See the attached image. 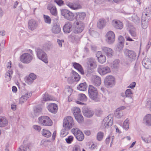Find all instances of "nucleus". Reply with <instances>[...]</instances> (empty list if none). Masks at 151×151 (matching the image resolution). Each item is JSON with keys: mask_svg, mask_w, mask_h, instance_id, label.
I'll list each match as a JSON object with an SVG mask.
<instances>
[{"mask_svg": "<svg viewBox=\"0 0 151 151\" xmlns=\"http://www.w3.org/2000/svg\"><path fill=\"white\" fill-rule=\"evenodd\" d=\"M38 122L43 126H51L52 124V122L50 118L47 116H42L38 119Z\"/></svg>", "mask_w": 151, "mask_h": 151, "instance_id": "nucleus-2", "label": "nucleus"}, {"mask_svg": "<svg viewBox=\"0 0 151 151\" xmlns=\"http://www.w3.org/2000/svg\"><path fill=\"white\" fill-rule=\"evenodd\" d=\"M88 94L89 97L95 101L98 102L100 99L99 97L97 88L92 85H89L88 88Z\"/></svg>", "mask_w": 151, "mask_h": 151, "instance_id": "nucleus-1", "label": "nucleus"}, {"mask_svg": "<svg viewBox=\"0 0 151 151\" xmlns=\"http://www.w3.org/2000/svg\"><path fill=\"white\" fill-rule=\"evenodd\" d=\"M75 117L76 120L79 123H82L83 121V118L81 114L76 116H75Z\"/></svg>", "mask_w": 151, "mask_h": 151, "instance_id": "nucleus-43", "label": "nucleus"}, {"mask_svg": "<svg viewBox=\"0 0 151 151\" xmlns=\"http://www.w3.org/2000/svg\"><path fill=\"white\" fill-rule=\"evenodd\" d=\"M57 42L59 46L60 47H62V44L64 42V41L63 40H60L59 39H58Z\"/></svg>", "mask_w": 151, "mask_h": 151, "instance_id": "nucleus-59", "label": "nucleus"}, {"mask_svg": "<svg viewBox=\"0 0 151 151\" xmlns=\"http://www.w3.org/2000/svg\"><path fill=\"white\" fill-rule=\"evenodd\" d=\"M106 37V41L109 44H113L115 40V35L114 32L111 31L107 32Z\"/></svg>", "mask_w": 151, "mask_h": 151, "instance_id": "nucleus-12", "label": "nucleus"}, {"mask_svg": "<svg viewBox=\"0 0 151 151\" xmlns=\"http://www.w3.org/2000/svg\"><path fill=\"white\" fill-rule=\"evenodd\" d=\"M73 111V114L74 116L81 114L80 109L79 108L75 107L74 108Z\"/></svg>", "mask_w": 151, "mask_h": 151, "instance_id": "nucleus-51", "label": "nucleus"}, {"mask_svg": "<svg viewBox=\"0 0 151 151\" xmlns=\"http://www.w3.org/2000/svg\"><path fill=\"white\" fill-rule=\"evenodd\" d=\"M92 82L95 86H99L101 83V78L97 76H93L92 78Z\"/></svg>", "mask_w": 151, "mask_h": 151, "instance_id": "nucleus-21", "label": "nucleus"}, {"mask_svg": "<svg viewBox=\"0 0 151 151\" xmlns=\"http://www.w3.org/2000/svg\"><path fill=\"white\" fill-rule=\"evenodd\" d=\"M87 88V84L86 82L80 84L77 87L78 89L83 91H85Z\"/></svg>", "mask_w": 151, "mask_h": 151, "instance_id": "nucleus-33", "label": "nucleus"}, {"mask_svg": "<svg viewBox=\"0 0 151 151\" xmlns=\"http://www.w3.org/2000/svg\"><path fill=\"white\" fill-rule=\"evenodd\" d=\"M73 66L75 69L79 71L82 74H84V71L81 66L80 64L75 62L73 63Z\"/></svg>", "mask_w": 151, "mask_h": 151, "instance_id": "nucleus-30", "label": "nucleus"}, {"mask_svg": "<svg viewBox=\"0 0 151 151\" xmlns=\"http://www.w3.org/2000/svg\"><path fill=\"white\" fill-rule=\"evenodd\" d=\"M87 62V71L88 73H92L93 69L97 66L96 60L93 58H88Z\"/></svg>", "mask_w": 151, "mask_h": 151, "instance_id": "nucleus-5", "label": "nucleus"}, {"mask_svg": "<svg viewBox=\"0 0 151 151\" xmlns=\"http://www.w3.org/2000/svg\"><path fill=\"white\" fill-rule=\"evenodd\" d=\"M72 29V26L70 22L66 23L63 27V30L65 33L70 32Z\"/></svg>", "mask_w": 151, "mask_h": 151, "instance_id": "nucleus-27", "label": "nucleus"}, {"mask_svg": "<svg viewBox=\"0 0 151 151\" xmlns=\"http://www.w3.org/2000/svg\"><path fill=\"white\" fill-rule=\"evenodd\" d=\"M129 120L126 119L123 123V127L126 130H127L129 128Z\"/></svg>", "mask_w": 151, "mask_h": 151, "instance_id": "nucleus-49", "label": "nucleus"}, {"mask_svg": "<svg viewBox=\"0 0 151 151\" xmlns=\"http://www.w3.org/2000/svg\"><path fill=\"white\" fill-rule=\"evenodd\" d=\"M132 96V93L130 89H127L125 92V94L122 96L124 97H128L131 98Z\"/></svg>", "mask_w": 151, "mask_h": 151, "instance_id": "nucleus-40", "label": "nucleus"}, {"mask_svg": "<svg viewBox=\"0 0 151 151\" xmlns=\"http://www.w3.org/2000/svg\"><path fill=\"white\" fill-rule=\"evenodd\" d=\"M105 86L108 88L111 87L114 84V78L112 76H107L104 79Z\"/></svg>", "mask_w": 151, "mask_h": 151, "instance_id": "nucleus-13", "label": "nucleus"}, {"mask_svg": "<svg viewBox=\"0 0 151 151\" xmlns=\"http://www.w3.org/2000/svg\"><path fill=\"white\" fill-rule=\"evenodd\" d=\"M44 19L45 22L48 24H50L51 22V19L50 17L47 15H44Z\"/></svg>", "mask_w": 151, "mask_h": 151, "instance_id": "nucleus-50", "label": "nucleus"}, {"mask_svg": "<svg viewBox=\"0 0 151 151\" xmlns=\"http://www.w3.org/2000/svg\"><path fill=\"white\" fill-rule=\"evenodd\" d=\"M71 40L73 42H77L79 41L81 38V36L78 35H70V37Z\"/></svg>", "mask_w": 151, "mask_h": 151, "instance_id": "nucleus-39", "label": "nucleus"}, {"mask_svg": "<svg viewBox=\"0 0 151 151\" xmlns=\"http://www.w3.org/2000/svg\"><path fill=\"white\" fill-rule=\"evenodd\" d=\"M75 137L79 141H82L84 138V135L83 133L80 130L76 128H73L72 129Z\"/></svg>", "mask_w": 151, "mask_h": 151, "instance_id": "nucleus-11", "label": "nucleus"}, {"mask_svg": "<svg viewBox=\"0 0 151 151\" xmlns=\"http://www.w3.org/2000/svg\"><path fill=\"white\" fill-rule=\"evenodd\" d=\"M150 19V15L145 12H143L142 14V21L148 22Z\"/></svg>", "mask_w": 151, "mask_h": 151, "instance_id": "nucleus-34", "label": "nucleus"}, {"mask_svg": "<svg viewBox=\"0 0 151 151\" xmlns=\"http://www.w3.org/2000/svg\"><path fill=\"white\" fill-rule=\"evenodd\" d=\"M82 111L83 115L85 116L88 118L92 117L94 113V111L88 108H84Z\"/></svg>", "mask_w": 151, "mask_h": 151, "instance_id": "nucleus-17", "label": "nucleus"}, {"mask_svg": "<svg viewBox=\"0 0 151 151\" xmlns=\"http://www.w3.org/2000/svg\"><path fill=\"white\" fill-rule=\"evenodd\" d=\"M102 50L108 57H111L113 55V51L112 49L109 47L104 46L101 48Z\"/></svg>", "mask_w": 151, "mask_h": 151, "instance_id": "nucleus-16", "label": "nucleus"}, {"mask_svg": "<svg viewBox=\"0 0 151 151\" xmlns=\"http://www.w3.org/2000/svg\"><path fill=\"white\" fill-rule=\"evenodd\" d=\"M104 133L101 132H99L97 134V139L98 141H100L102 139Z\"/></svg>", "mask_w": 151, "mask_h": 151, "instance_id": "nucleus-48", "label": "nucleus"}, {"mask_svg": "<svg viewBox=\"0 0 151 151\" xmlns=\"http://www.w3.org/2000/svg\"><path fill=\"white\" fill-rule=\"evenodd\" d=\"M61 13L64 18L68 20L71 21L74 19L73 14L68 10L66 9H62L61 11Z\"/></svg>", "mask_w": 151, "mask_h": 151, "instance_id": "nucleus-8", "label": "nucleus"}, {"mask_svg": "<svg viewBox=\"0 0 151 151\" xmlns=\"http://www.w3.org/2000/svg\"><path fill=\"white\" fill-rule=\"evenodd\" d=\"M103 113V111L100 109H98L96 111V114L97 116H100Z\"/></svg>", "mask_w": 151, "mask_h": 151, "instance_id": "nucleus-58", "label": "nucleus"}, {"mask_svg": "<svg viewBox=\"0 0 151 151\" xmlns=\"http://www.w3.org/2000/svg\"><path fill=\"white\" fill-rule=\"evenodd\" d=\"M37 26V22L34 19H31L28 22V28L31 30H33L36 29Z\"/></svg>", "mask_w": 151, "mask_h": 151, "instance_id": "nucleus-19", "label": "nucleus"}, {"mask_svg": "<svg viewBox=\"0 0 151 151\" xmlns=\"http://www.w3.org/2000/svg\"><path fill=\"white\" fill-rule=\"evenodd\" d=\"M129 31L130 34H131L132 37H135L137 36V34L136 32H135L134 29H130Z\"/></svg>", "mask_w": 151, "mask_h": 151, "instance_id": "nucleus-57", "label": "nucleus"}, {"mask_svg": "<svg viewBox=\"0 0 151 151\" xmlns=\"http://www.w3.org/2000/svg\"><path fill=\"white\" fill-rule=\"evenodd\" d=\"M83 23L82 22L77 21L75 25L74 32L75 33L81 32L84 29Z\"/></svg>", "mask_w": 151, "mask_h": 151, "instance_id": "nucleus-14", "label": "nucleus"}, {"mask_svg": "<svg viewBox=\"0 0 151 151\" xmlns=\"http://www.w3.org/2000/svg\"><path fill=\"white\" fill-rule=\"evenodd\" d=\"M58 108L57 105L55 104H51L48 106V109L50 112L55 113L57 112Z\"/></svg>", "mask_w": 151, "mask_h": 151, "instance_id": "nucleus-29", "label": "nucleus"}, {"mask_svg": "<svg viewBox=\"0 0 151 151\" xmlns=\"http://www.w3.org/2000/svg\"><path fill=\"white\" fill-rule=\"evenodd\" d=\"M123 107L118 108L116 109L114 114L116 117L117 118H120L123 115L122 111L121 109Z\"/></svg>", "mask_w": 151, "mask_h": 151, "instance_id": "nucleus-32", "label": "nucleus"}, {"mask_svg": "<svg viewBox=\"0 0 151 151\" xmlns=\"http://www.w3.org/2000/svg\"><path fill=\"white\" fill-rule=\"evenodd\" d=\"M31 92H28L27 91H23L22 93V96L20 98L19 103L22 104L26 101L32 95Z\"/></svg>", "mask_w": 151, "mask_h": 151, "instance_id": "nucleus-10", "label": "nucleus"}, {"mask_svg": "<svg viewBox=\"0 0 151 151\" xmlns=\"http://www.w3.org/2000/svg\"><path fill=\"white\" fill-rule=\"evenodd\" d=\"M97 70L99 73L101 75H105L111 72L110 69L109 67L103 65L99 66Z\"/></svg>", "mask_w": 151, "mask_h": 151, "instance_id": "nucleus-15", "label": "nucleus"}, {"mask_svg": "<svg viewBox=\"0 0 151 151\" xmlns=\"http://www.w3.org/2000/svg\"><path fill=\"white\" fill-rule=\"evenodd\" d=\"M76 19L77 21L81 22L83 20L86 16V14L85 12H77L76 13Z\"/></svg>", "mask_w": 151, "mask_h": 151, "instance_id": "nucleus-26", "label": "nucleus"}, {"mask_svg": "<svg viewBox=\"0 0 151 151\" xmlns=\"http://www.w3.org/2000/svg\"><path fill=\"white\" fill-rule=\"evenodd\" d=\"M73 151H81V149L78 145H76L73 147Z\"/></svg>", "mask_w": 151, "mask_h": 151, "instance_id": "nucleus-53", "label": "nucleus"}, {"mask_svg": "<svg viewBox=\"0 0 151 151\" xmlns=\"http://www.w3.org/2000/svg\"><path fill=\"white\" fill-rule=\"evenodd\" d=\"M73 91L72 89L69 86H67L65 89V92L68 96L70 95Z\"/></svg>", "mask_w": 151, "mask_h": 151, "instance_id": "nucleus-47", "label": "nucleus"}, {"mask_svg": "<svg viewBox=\"0 0 151 151\" xmlns=\"http://www.w3.org/2000/svg\"><path fill=\"white\" fill-rule=\"evenodd\" d=\"M29 77L33 81L36 78V76L34 73L30 74Z\"/></svg>", "mask_w": 151, "mask_h": 151, "instance_id": "nucleus-64", "label": "nucleus"}, {"mask_svg": "<svg viewBox=\"0 0 151 151\" xmlns=\"http://www.w3.org/2000/svg\"><path fill=\"white\" fill-rule=\"evenodd\" d=\"M32 127L34 129L38 132H40L41 129L40 126L37 125H34Z\"/></svg>", "mask_w": 151, "mask_h": 151, "instance_id": "nucleus-56", "label": "nucleus"}, {"mask_svg": "<svg viewBox=\"0 0 151 151\" xmlns=\"http://www.w3.org/2000/svg\"><path fill=\"white\" fill-rule=\"evenodd\" d=\"M54 1L60 6L64 4L63 1L62 0H55Z\"/></svg>", "mask_w": 151, "mask_h": 151, "instance_id": "nucleus-55", "label": "nucleus"}, {"mask_svg": "<svg viewBox=\"0 0 151 151\" xmlns=\"http://www.w3.org/2000/svg\"><path fill=\"white\" fill-rule=\"evenodd\" d=\"M146 106L149 108L151 110V99H149L147 101L146 105Z\"/></svg>", "mask_w": 151, "mask_h": 151, "instance_id": "nucleus-60", "label": "nucleus"}, {"mask_svg": "<svg viewBox=\"0 0 151 151\" xmlns=\"http://www.w3.org/2000/svg\"><path fill=\"white\" fill-rule=\"evenodd\" d=\"M124 43L119 42V44L117 45V47L120 49L121 50L123 47Z\"/></svg>", "mask_w": 151, "mask_h": 151, "instance_id": "nucleus-63", "label": "nucleus"}, {"mask_svg": "<svg viewBox=\"0 0 151 151\" xmlns=\"http://www.w3.org/2000/svg\"><path fill=\"white\" fill-rule=\"evenodd\" d=\"M105 22L104 20L100 19L97 22V26L99 28L101 29L105 26Z\"/></svg>", "mask_w": 151, "mask_h": 151, "instance_id": "nucleus-35", "label": "nucleus"}, {"mask_svg": "<svg viewBox=\"0 0 151 151\" xmlns=\"http://www.w3.org/2000/svg\"><path fill=\"white\" fill-rule=\"evenodd\" d=\"M142 28L144 29H146L147 27V22H148L142 21Z\"/></svg>", "mask_w": 151, "mask_h": 151, "instance_id": "nucleus-54", "label": "nucleus"}, {"mask_svg": "<svg viewBox=\"0 0 151 151\" xmlns=\"http://www.w3.org/2000/svg\"><path fill=\"white\" fill-rule=\"evenodd\" d=\"M37 58L45 63H48L47 55L44 51L40 48H37L36 51Z\"/></svg>", "mask_w": 151, "mask_h": 151, "instance_id": "nucleus-3", "label": "nucleus"}, {"mask_svg": "<svg viewBox=\"0 0 151 151\" xmlns=\"http://www.w3.org/2000/svg\"><path fill=\"white\" fill-rule=\"evenodd\" d=\"M42 109L39 106H35L34 108V113L36 114H39L42 111Z\"/></svg>", "mask_w": 151, "mask_h": 151, "instance_id": "nucleus-45", "label": "nucleus"}, {"mask_svg": "<svg viewBox=\"0 0 151 151\" xmlns=\"http://www.w3.org/2000/svg\"><path fill=\"white\" fill-rule=\"evenodd\" d=\"M51 31L55 34L59 33L61 31L60 26L56 23H54L52 27Z\"/></svg>", "mask_w": 151, "mask_h": 151, "instance_id": "nucleus-28", "label": "nucleus"}, {"mask_svg": "<svg viewBox=\"0 0 151 151\" xmlns=\"http://www.w3.org/2000/svg\"><path fill=\"white\" fill-rule=\"evenodd\" d=\"M13 73V71L11 70H9L6 73L5 78L7 81H10L12 78L11 76Z\"/></svg>", "mask_w": 151, "mask_h": 151, "instance_id": "nucleus-42", "label": "nucleus"}, {"mask_svg": "<svg viewBox=\"0 0 151 151\" xmlns=\"http://www.w3.org/2000/svg\"><path fill=\"white\" fill-rule=\"evenodd\" d=\"M119 42L124 43V39L123 37L122 36H119L118 37Z\"/></svg>", "mask_w": 151, "mask_h": 151, "instance_id": "nucleus-62", "label": "nucleus"}, {"mask_svg": "<svg viewBox=\"0 0 151 151\" xmlns=\"http://www.w3.org/2000/svg\"><path fill=\"white\" fill-rule=\"evenodd\" d=\"M47 9L50 11L51 14L54 16H56L57 12V9L55 6L52 4H48L47 6Z\"/></svg>", "mask_w": 151, "mask_h": 151, "instance_id": "nucleus-22", "label": "nucleus"}, {"mask_svg": "<svg viewBox=\"0 0 151 151\" xmlns=\"http://www.w3.org/2000/svg\"><path fill=\"white\" fill-rule=\"evenodd\" d=\"M20 59L22 63L25 64H28L33 60V56L28 53H24L20 56Z\"/></svg>", "mask_w": 151, "mask_h": 151, "instance_id": "nucleus-6", "label": "nucleus"}, {"mask_svg": "<svg viewBox=\"0 0 151 151\" xmlns=\"http://www.w3.org/2000/svg\"><path fill=\"white\" fill-rule=\"evenodd\" d=\"M29 149L28 145H23L19 147L18 151H27Z\"/></svg>", "mask_w": 151, "mask_h": 151, "instance_id": "nucleus-46", "label": "nucleus"}, {"mask_svg": "<svg viewBox=\"0 0 151 151\" xmlns=\"http://www.w3.org/2000/svg\"><path fill=\"white\" fill-rule=\"evenodd\" d=\"M33 80L31 78H30L29 77L27 78L26 82L29 84H31L33 81Z\"/></svg>", "mask_w": 151, "mask_h": 151, "instance_id": "nucleus-61", "label": "nucleus"}, {"mask_svg": "<svg viewBox=\"0 0 151 151\" xmlns=\"http://www.w3.org/2000/svg\"><path fill=\"white\" fill-rule=\"evenodd\" d=\"M96 56L98 61L100 63L103 64L106 60V58L105 55L102 54L101 51H98L96 54Z\"/></svg>", "mask_w": 151, "mask_h": 151, "instance_id": "nucleus-18", "label": "nucleus"}, {"mask_svg": "<svg viewBox=\"0 0 151 151\" xmlns=\"http://www.w3.org/2000/svg\"><path fill=\"white\" fill-rule=\"evenodd\" d=\"M67 5L72 9L76 10L81 8L80 5L77 4H73L70 2H67Z\"/></svg>", "mask_w": 151, "mask_h": 151, "instance_id": "nucleus-31", "label": "nucleus"}, {"mask_svg": "<svg viewBox=\"0 0 151 151\" xmlns=\"http://www.w3.org/2000/svg\"><path fill=\"white\" fill-rule=\"evenodd\" d=\"M42 134L43 135L47 138L50 137L51 135V133L50 131L46 129H43Z\"/></svg>", "mask_w": 151, "mask_h": 151, "instance_id": "nucleus-38", "label": "nucleus"}, {"mask_svg": "<svg viewBox=\"0 0 151 151\" xmlns=\"http://www.w3.org/2000/svg\"><path fill=\"white\" fill-rule=\"evenodd\" d=\"M74 123L73 118L71 116H68L64 118L63 122V126L65 129L68 130L74 125Z\"/></svg>", "mask_w": 151, "mask_h": 151, "instance_id": "nucleus-4", "label": "nucleus"}, {"mask_svg": "<svg viewBox=\"0 0 151 151\" xmlns=\"http://www.w3.org/2000/svg\"><path fill=\"white\" fill-rule=\"evenodd\" d=\"M143 122L146 125L151 126V114H148L143 118Z\"/></svg>", "mask_w": 151, "mask_h": 151, "instance_id": "nucleus-24", "label": "nucleus"}, {"mask_svg": "<svg viewBox=\"0 0 151 151\" xmlns=\"http://www.w3.org/2000/svg\"><path fill=\"white\" fill-rule=\"evenodd\" d=\"M112 25L116 29H122L123 26V23L120 21L117 20H113L112 22Z\"/></svg>", "mask_w": 151, "mask_h": 151, "instance_id": "nucleus-20", "label": "nucleus"}, {"mask_svg": "<svg viewBox=\"0 0 151 151\" xmlns=\"http://www.w3.org/2000/svg\"><path fill=\"white\" fill-rule=\"evenodd\" d=\"M119 61L118 59L115 60L113 62L111 67L114 68H117L119 65Z\"/></svg>", "mask_w": 151, "mask_h": 151, "instance_id": "nucleus-44", "label": "nucleus"}, {"mask_svg": "<svg viewBox=\"0 0 151 151\" xmlns=\"http://www.w3.org/2000/svg\"><path fill=\"white\" fill-rule=\"evenodd\" d=\"M124 52L127 58L130 62L135 60L136 55L133 51L126 49L124 50Z\"/></svg>", "mask_w": 151, "mask_h": 151, "instance_id": "nucleus-7", "label": "nucleus"}, {"mask_svg": "<svg viewBox=\"0 0 151 151\" xmlns=\"http://www.w3.org/2000/svg\"><path fill=\"white\" fill-rule=\"evenodd\" d=\"M73 77L76 81H78L80 79V77L78 74L75 71L72 70L71 72Z\"/></svg>", "mask_w": 151, "mask_h": 151, "instance_id": "nucleus-36", "label": "nucleus"}, {"mask_svg": "<svg viewBox=\"0 0 151 151\" xmlns=\"http://www.w3.org/2000/svg\"><path fill=\"white\" fill-rule=\"evenodd\" d=\"M113 123V118L111 115H109L104 119L102 122V125L104 127L108 128L111 126Z\"/></svg>", "mask_w": 151, "mask_h": 151, "instance_id": "nucleus-9", "label": "nucleus"}, {"mask_svg": "<svg viewBox=\"0 0 151 151\" xmlns=\"http://www.w3.org/2000/svg\"><path fill=\"white\" fill-rule=\"evenodd\" d=\"M78 99L81 101L84 102L87 101V97L84 94L81 93L78 95Z\"/></svg>", "mask_w": 151, "mask_h": 151, "instance_id": "nucleus-37", "label": "nucleus"}, {"mask_svg": "<svg viewBox=\"0 0 151 151\" xmlns=\"http://www.w3.org/2000/svg\"><path fill=\"white\" fill-rule=\"evenodd\" d=\"M73 136H69L68 138L65 139V140L67 143L70 144L73 141Z\"/></svg>", "mask_w": 151, "mask_h": 151, "instance_id": "nucleus-52", "label": "nucleus"}, {"mask_svg": "<svg viewBox=\"0 0 151 151\" xmlns=\"http://www.w3.org/2000/svg\"><path fill=\"white\" fill-rule=\"evenodd\" d=\"M142 64L146 69H149L151 67V62L147 58L145 57L142 61Z\"/></svg>", "mask_w": 151, "mask_h": 151, "instance_id": "nucleus-23", "label": "nucleus"}, {"mask_svg": "<svg viewBox=\"0 0 151 151\" xmlns=\"http://www.w3.org/2000/svg\"><path fill=\"white\" fill-rule=\"evenodd\" d=\"M53 100V98L49 96L47 93H45L43 97V101H47Z\"/></svg>", "mask_w": 151, "mask_h": 151, "instance_id": "nucleus-41", "label": "nucleus"}, {"mask_svg": "<svg viewBox=\"0 0 151 151\" xmlns=\"http://www.w3.org/2000/svg\"><path fill=\"white\" fill-rule=\"evenodd\" d=\"M8 121L5 116H0V127H4L7 126Z\"/></svg>", "mask_w": 151, "mask_h": 151, "instance_id": "nucleus-25", "label": "nucleus"}]
</instances>
